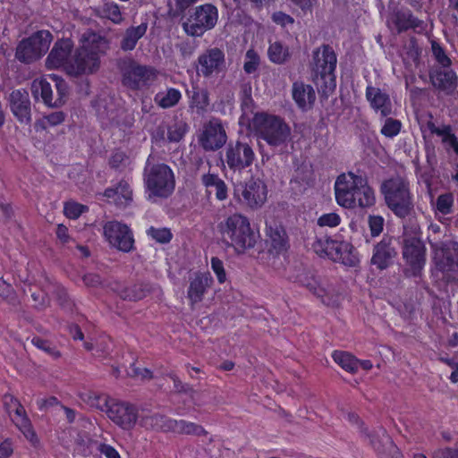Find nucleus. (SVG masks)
<instances>
[{
	"label": "nucleus",
	"mask_w": 458,
	"mask_h": 458,
	"mask_svg": "<svg viewBox=\"0 0 458 458\" xmlns=\"http://www.w3.org/2000/svg\"><path fill=\"white\" fill-rule=\"evenodd\" d=\"M83 45L75 52L73 59L66 64L67 74L78 77L96 72L100 66V55L107 48V40L100 35L89 31L82 35Z\"/></svg>",
	"instance_id": "obj_1"
},
{
	"label": "nucleus",
	"mask_w": 458,
	"mask_h": 458,
	"mask_svg": "<svg viewBox=\"0 0 458 458\" xmlns=\"http://www.w3.org/2000/svg\"><path fill=\"white\" fill-rule=\"evenodd\" d=\"M402 257L406 267L403 274L407 277H417L421 275L427 261V248L422 240V232L419 224L410 220L403 225L400 236Z\"/></svg>",
	"instance_id": "obj_2"
},
{
	"label": "nucleus",
	"mask_w": 458,
	"mask_h": 458,
	"mask_svg": "<svg viewBox=\"0 0 458 458\" xmlns=\"http://www.w3.org/2000/svg\"><path fill=\"white\" fill-rule=\"evenodd\" d=\"M143 183L148 199L156 201L171 197L175 189V175L166 164L156 162L149 155L143 169Z\"/></svg>",
	"instance_id": "obj_3"
},
{
	"label": "nucleus",
	"mask_w": 458,
	"mask_h": 458,
	"mask_svg": "<svg viewBox=\"0 0 458 458\" xmlns=\"http://www.w3.org/2000/svg\"><path fill=\"white\" fill-rule=\"evenodd\" d=\"M386 207L399 218H406L414 213L413 195L406 178L395 176L385 180L380 186Z\"/></svg>",
	"instance_id": "obj_4"
},
{
	"label": "nucleus",
	"mask_w": 458,
	"mask_h": 458,
	"mask_svg": "<svg viewBox=\"0 0 458 458\" xmlns=\"http://www.w3.org/2000/svg\"><path fill=\"white\" fill-rule=\"evenodd\" d=\"M217 227L223 240L238 253H242L256 244L258 235L251 229L248 217L242 214L230 215L221 221Z\"/></svg>",
	"instance_id": "obj_5"
},
{
	"label": "nucleus",
	"mask_w": 458,
	"mask_h": 458,
	"mask_svg": "<svg viewBox=\"0 0 458 458\" xmlns=\"http://www.w3.org/2000/svg\"><path fill=\"white\" fill-rule=\"evenodd\" d=\"M252 126L257 137L273 148H284L291 140V128L280 117L265 113H256Z\"/></svg>",
	"instance_id": "obj_6"
},
{
	"label": "nucleus",
	"mask_w": 458,
	"mask_h": 458,
	"mask_svg": "<svg viewBox=\"0 0 458 458\" xmlns=\"http://www.w3.org/2000/svg\"><path fill=\"white\" fill-rule=\"evenodd\" d=\"M336 63V55L329 45L324 44L313 51L310 63L312 81L324 93L335 89Z\"/></svg>",
	"instance_id": "obj_7"
},
{
	"label": "nucleus",
	"mask_w": 458,
	"mask_h": 458,
	"mask_svg": "<svg viewBox=\"0 0 458 458\" xmlns=\"http://www.w3.org/2000/svg\"><path fill=\"white\" fill-rule=\"evenodd\" d=\"M118 68L123 86L131 90L148 87L157 78V71L155 68L140 64L131 58L120 60Z\"/></svg>",
	"instance_id": "obj_8"
},
{
	"label": "nucleus",
	"mask_w": 458,
	"mask_h": 458,
	"mask_svg": "<svg viewBox=\"0 0 458 458\" xmlns=\"http://www.w3.org/2000/svg\"><path fill=\"white\" fill-rule=\"evenodd\" d=\"M53 40L50 31H36L29 38L20 41L16 47L15 58L23 64H31L40 59L49 49Z\"/></svg>",
	"instance_id": "obj_9"
},
{
	"label": "nucleus",
	"mask_w": 458,
	"mask_h": 458,
	"mask_svg": "<svg viewBox=\"0 0 458 458\" xmlns=\"http://www.w3.org/2000/svg\"><path fill=\"white\" fill-rule=\"evenodd\" d=\"M217 21V8L211 4H205L197 6L182 26L188 36L201 37L206 31L212 30Z\"/></svg>",
	"instance_id": "obj_10"
},
{
	"label": "nucleus",
	"mask_w": 458,
	"mask_h": 458,
	"mask_svg": "<svg viewBox=\"0 0 458 458\" xmlns=\"http://www.w3.org/2000/svg\"><path fill=\"white\" fill-rule=\"evenodd\" d=\"M256 159L255 152L250 144L237 140H231L225 148V156L221 158L224 167L233 174H241L251 166Z\"/></svg>",
	"instance_id": "obj_11"
},
{
	"label": "nucleus",
	"mask_w": 458,
	"mask_h": 458,
	"mask_svg": "<svg viewBox=\"0 0 458 458\" xmlns=\"http://www.w3.org/2000/svg\"><path fill=\"white\" fill-rule=\"evenodd\" d=\"M51 81L55 83L56 95L54 96L51 83L47 79L35 80L31 83V93L37 100L40 97L43 103L49 107H59L63 106L68 96V85L60 76L50 75Z\"/></svg>",
	"instance_id": "obj_12"
},
{
	"label": "nucleus",
	"mask_w": 458,
	"mask_h": 458,
	"mask_svg": "<svg viewBox=\"0 0 458 458\" xmlns=\"http://www.w3.org/2000/svg\"><path fill=\"white\" fill-rule=\"evenodd\" d=\"M360 428L361 436L369 441L379 458H403L399 448L384 428L380 427L378 429L369 432L361 423Z\"/></svg>",
	"instance_id": "obj_13"
},
{
	"label": "nucleus",
	"mask_w": 458,
	"mask_h": 458,
	"mask_svg": "<svg viewBox=\"0 0 458 458\" xmlns=\"http://www.w3.org/2000/svg\"><path fill=\"white\" fill-rule=\"evenodd\" d=\"M225 67V55L218 47L206 49L197 59V73L206 79L216 77Z\"/></svg>",
	"instance_id": "obj_14"
},
{
	"label": "nucleus",
	"mask_w": 458,
	"mask_h": 458,
	"mask_svg": "<svg viewBox=\"0 0 458 458\" xmlns=\"http://www.w3.org/2000/svg\"><path fill=\"white\" fill-rule=\"evenodd\" d=\"M198 141L205 151L220 149L227 141V134L221 120L213 117L205 123L198 136Z\"/></svg>",
	"instance_id": "obj_15"
},
{
	"label": "nucleus",
	"mask_w": 458,
	"mask_h": 458,
	"mask_svg": "<svg viewBox=\"0 0 458 458\" xmlns=\"http://www.w3.org/2000/svg\"><path fill=\"white\" fill-rule=\"evenodd\" d=\"M437 267L443 272L458 271V242L439 241L431 244Z\"/></svg>",
	"instance_id": "obj_16"
},
{
	"label": "nucleus",
	"mask_w": 458,
	"mask_h": 458,
	"mask_svg": "<svg viewBox=\"0 0 458 458\" xmlns=\"http://www.w3.org/2000/svg\"><path fill=\"white\" fill-rule=\"evenodd\" d=\"M104 235L113 247L121 251L129 252L133 249V234L125 224L117 221L107 222L104 225Z\"/></svg>",
	"instance_id": "obj_17"
},
{
	"label": "nucleus",
	"mask_w": 458,
	"mask_h": 458,
	"mask_svg": "<svg viewBox=\"0 0 458 458\" xmlns=\"http://www.w3.org/2000/svg\"><path fill=\"white\" fill-rule=\"evenodd\" d=\"M361 176L352 172L344 173L337 176L335 182V194L340 206L346 208H355V199L353 198V194L357 191L355 184Z\"/></svg>",
	"instance_id": "obj_18"
},
{
	"label": "nucleus",
	"mask_w": 458,
	"mask_h": 458,
	"mask_svg": "<svg viewBox=\"0 0 458 458\" xmlns=\"http://www.w3.org/2000/svg\"><path fill=\"white\" fill-rule=\"evenodd\" d=\"M108 418L123 429H131L138 419L137 409L134 405L112 399L106 410Z\"/></svg>",
	"instance_id": "obj_19"
},
{
	"label": "nucleus",
	"mask_w": 458,
	"mask_h": 458,
	"mask_svg": "<svg viewBox=\"0 0 458 458\" xmlns=\"http://www.w3.org/2000/svg\"><path fill=\"white\" fill-rule=\"evenodd\" d=\"M7 104L13 115L23 124H30L32 121L31 101L25 89H17L10 92Z\"/></svg>",
	"instance_id": "obj_20"
},
{
	"label": "nucleus",
	"mask_w": 458,
	"mask_h": 458,
	"mask_svg": "<svg viewBox=\"0 0 458 458\" xmlns=\"http://www.w3.org/2000/svg\"><path fill=\"white\" fill-rule=\"evenodd\" d=\"M396 255L397 251L392 244V238L384 236L379 242L374 245L370 263L379 270H384L393 264Z\"/></svg>",
	"instance_id": "obj_21"
},
{
	"label": "nucleus",
	"mask_w": 458,
	"mask_h": 458,
	"mask_svg": "<svg viewBox=\"0 0 458 458\" xmlns=\"http://www.w3.org/2000/svg\"><path fill=\"white\" fill-rule=\"evenodd\" d=\"M242 202L252 209L260 208L267 199V187L259 179L250 178L242 191Z\"/></svg>",
	"instance_id": "obj_22"
},
{
	"label": "nucleus",
	"mask_w": 458,
	"mask_h": 458,
	"mask_svg": "<svg viewBox=\"0 0 458 458\" xmlns=\"http://www.w3.org/2000/svg\"><path fill=\"white\" fill-rule=\"evenodd\" d=\"M326 257L335 262H340L348 267H355L359 262L353 246L347 242L332 240L331 246Z\"/></svg>",
	"instance_id": "obj_23"
},
{
	"label": "nucleus",
	"mask_w": 458,
	"mask_h": 458,
	"mask_svg": "<svg viewBox=\"0 0 458 458\" xmlns=\"http://www.w3.org/2000/svg\"><path fill=\"white\" fill-rule=\"evenodd\" d=\"M428 76L433 87L446 94H452L458 85L456 73L448 68H433L429 71Z\"/></svg>",
	"instance_id": "obj_24"
},
{
	"label": "nucleus",
	"mask_w": 458,
	"mask_h": 458,
	"mask_svg": "<svg viewBox=\"0 0 458 458\" xmlns=\"http://www.w3.org/2000/svg\"><path fill=\"white\" fill-rule=\"evenodd\" d=\"M73 43L70 38L57 40L46 60L48 69H56L62 66L66 67L69 64L68 58L72 54Z\"/></svg>",
	"instance_id": "obj_25"
},
{
	"label": "nucleus",
	"mask_w": 458,
	"mask_h": 458,
	"mask_svg": "<svg viewBox=\"0 0 458 458\" xmlns=\"http://www.w3.org/2000/svg\"><path fill=\"white\" fill-rule=\"evenodd\" d=\"M365 96L370 107L377 113H380L382 117H387L393 114L390 97L381 89L369 85L366 88Z\"/></svg>",
	"instance_id": "obj_26"
},
{
	"label": "nucleus",
	"mask_w": 458,
	"mask_h": 458,
	"mask_svg": "<svg viewBox=\"0 0 458 458\" xmlns=\"http://www.w3.org/2000/svg\"><path fill=\"white\" fill-rule=\"evenodd\" d=\"M186 96L189 98V107L199 115H203L208 110L210 100L209 93L206 88L192 82L191 89H187Z\"/></svg>",
	"instance_id": "obj_27"
},
{
	"label": "nucleus",
	"mask_w": 458,
	"mask_h": 458,
	"mask_svg": "<svg viewBox=\"0 0 458 458\" xmlns=\"http://www.w3.org/2000/svg\"><path fill=\"white\" fill-rule=\"evenodd\" d=\"M292 97L298 108L302 111L310 110L316 101V92L313 87L301 81H296L293 83Z\"/></svg>",
	"instance_id": "obj_28"
},
{
	"label": "nucleus",
	"mask_w": 458,
	"mask_h": 458,
	"mask_svg": "<svg viewBox=\"0 0 458 458\" xmlns=\"http://www.w3.org/2000/svg\"><path fill=\"white\" fill-rule=\"evenodd\" d=\"M213 279L209 274L197 273L190 281L187 297L191 304L200 302L207 290L211 286Z\"/></svg>",
	"instance_id": "obj_29"
},
{
	"label": "nucleus",
	"mask_w": 458,
	"mask_h": 458,
	"mask_svg": "<svg viewBox=\"0 0 458 458\" xmlns=\"http://www.w3.org/2000/svg\"><path fill=\"white\" fill-rule=\"evenodd\" d=\"M355 185L357 190L353 194L355 208H366L374 206L376 203L375 192L369 185L367 177L362 175Z\"/></svg>",
	"instance_id": "obj_30"
},
{
	"label": "nucleus",
	"mask_w": 458,
	"mask_h": 458,
	"mask_svg": "<svg viewBox=\"0 0 458 458\" xmlns=\"http://www.w3.org/2000/svg\"><path fill=\"white\" fill-rule=\"evenodd\" d=\"M300 285L307 288L311 293L318 298H320L323 303H326L324 299L328 294V290L325 287L322 280L310 272H303L299 274L296 278Z\"/></svg>",
	"instance_id": "obj_31"
},
{
	"label": "nucleus",
	"mask_w": 458,
	"mask_h": 458,
	"mask_svg": "<svg viewBox=\"0 0 458 458\" xmlns=\"http://www.w3.org/2000/svg\"><path fill=\"white\" fill-rule=\"evenodd\" d=\"M114 290L123 300L137 301L145 298L150 293V286L143 283L131 285L117 284Z\"/></svg>",
	"instance_id": "obj_32"
},
{
	"label": "nucleus",
	"mask_w": 458,
	"mask_h": 458,
	"mask_svg": "<svg viewBox=\"0 0 458 458\" xmlns=\"http://www.w3.org/2000/svg\"><path fill=\"white\" fill-rule=\"evenodd\" d=\"M267 242L275 253L279 254L287 250L288 237L284 228L278 225L267 227Z\"/></svg>",
	"instance_id": "obj_33"
},
{
	"label": "nucleus",
	"mask_w": 458,
	"mask_h": 458,
	"mask_svg": "<svg viewBox=\"0 0 458 458\" xmlns=\"http://www.w3.org/2000/svg\"><path fill=\"white\" fill-rule=\"evenodd\" d=\"M147 30V22L127 28L121 39L120 48L124 52L133 50L138 41L146 34Z\"/></svg>",
	"instance_id": "obj_34"
},
{
	"label": "nucleus",
	"mask_w": 458,
	"mask_h": 458,
	"mask_svg": "<svg viewBox=\"0 0 458 458\" xmlns=\"http://www.w3.org/2000/svg\"><path fill=\"white\" fill-rule=\"evenodd\" d=\"M95 16L101 19H107L114 24H121L124 18L120 6L113 1L104 0L101 4L93 9Z\"/></svg>",
	"instance_id": "obj_35"
},
{
	"label": "nucleus",
	"mask_w": 458,
	"mask_h": 458,
	"mask_svg": "<svg viewBox=\"0 0 458 458\" xmlns=\"http://www.w3.org/2000/svg\"><path fill=\"white\" fill-rule=\"evenodd\" d=\"M392 21L399 33L410 29L419 28L422 25V21L415 17L408 9H401L394 12Z\"/></svg>",
	"instance_id": "obj_36"
},
{
	"label": "nucleus",
	"mask_w": 458,
	"mask_h": 458,
	"mask_svg": "<svg viewBox=\"0 0 458 458\" xmlns=\"http://www.w3.org/2000/svg\"><path fill=\"white\" fill-rule=\"evenodd\" d=\"M201 182L206 187L207 192L211 193L210 189L214 188L216 198L223 201L228 197V188L225 181L216 174H204L201 176Z\"/></svg>",
	"instance_id": "obj_37"
},
{
	"label": "nucleus",
	"mask_w": 458,
	"mask_h": 458,
	"mask_svg": "<svg viewBox=\"0 0 458 458\" xmlns=\"http://www.w3.org/2000/svg\"><path fill=\"white\" fill-rule=\"evenodd\" d=\"M169 432L180 435L207 436L208 431L199 424L187 421L185 420H171Z\"/></svg>",
	"instance_id": "obj_38"
},
{
	"label": "nucleus",
	"mask_w": 458,
	"mask_h": 458,
	"mask_svg": "<svg viewBox=\"0 0 458 458\" xmlns=\"http://www.w3.org/2000/svg\"><path fill=\"white\" fill-rule=\"evenodd\" d=\"M182 99V93L175 88H167L154 96V102L163 109L173 108Z\"/></svg>",
	"instance_id": "obj_39"
},
{
	"label": "nucleus",
	"mask_w": 458,
	"mask_h": 458,
	"mask_svg": "<svg viewBox=\"0 0 458 458\" xmlns=\"http://www.w3.org/2000/svg\"><path fill=\"white\" fill-rule=\"evenodd\" d=\"M172 419L165 415L153 413L141 416L140 424L148 429H160L165 432H169L168 427H170L169 422Z\"/></svg>",
	"instance_id": "obj_40"
},
{
	"label": "nucleus",
	"mask_w": 458,
	"mask_h": 458,
	"mask_svg": "<svg viewBox=\"0 0 458 458\" xmlns=\"http://www.w3.org/2000/svg\"><path fill=\"white\" fill-rule=\"evenodd\" d=\"M81 400L89 406L101 411H106L112 399L107 395L95 391H86L81 394Z\"/></svg>",
	"instance_id": "obj_41"
},
{
	"label": "nucleus",
	"mask_w": 458,
	"mask_h": 458,
	"mask_svg": "<svg viewBox=\"0 0 458 458\" xmlns=\"http://www.w3.org/2000/svg\"><path fill=\"white\" fill-rule=\"evenodd\" d=\"M334 360L344 370L356 373L359 369L360 360L352 354L344 351H335L332 355Z\"/></svg>",
	"instance_id": "obj_42"
},
{
	"label": "nucleus",
	"mask_w": 458,
	"mask_h": 458,
	"mask_svg": "<svg viewBox=\"0 0 458 458\" xmlns=\"http://www.w3.org/2000/svg\"><path fill=\"white\" fill-rule=\"evenodd\" d=\"M267 55L272 63L284 64L289 60L291 54L288 47L284 46L279 41H275L270 43L267 49Z\"/></svg>",
	"instance_id": "obj_43"
},
{
	"label": "nucleus",
	"mask_w": 458,
	"mask_h": 458,
	"mask_svg": "<svg viewBox=\"0 0 458 458\" xmlns=\"http://www.w3.org/2000/svg\"><path fill=\"white\" fill-rule=\"evenodd\" d=\"M454 196L452 192H445L440 194L435 203H432L433 209L436 216L441 215L443 216L451 215L454 211Z\"/></svg>",
	"instance_id": "obj_44"
},
{
	"label": "nucleus",
	"mask_w": 458,
	"mask_h": 458,
	"mask_svg": "<svg viewBox=\"0 0 458 458\" xmlns=\"http://www.w3.org/2000/svg\"><path fill=\"white\" fill-rule=\"evenodd\" d=\"M240 100L243 116L248 117L250 114H255V104L252 98V88L250 82L243 83L241 86Z\"/></svg>",
	"instance_id": "obj_45"
},
{
	"label": "nucleus",
	"mask_w": 458,
	"mask_h": 458,
	"mask_svg": "<svg viewBox=\"0 0 458 458\" xmlns=\"http://www.w3.org/2000/svg\"><path fill=\"white\" fill-rule=\"evenodd\" d=\"M189 131L188 123L182 119H174V123L167 126V141L180 142Z\"/></svg>",
	"instance_id": "obj_46"
},
{
	"label": "nucleus",
	"mask_w": 458,
	"mask_h": 458,
	"mask_svg": "<svg viewBox=\"0 0 458 458\" xmlns=\"http://www.w3.org/2000/svg\"><path fill=\"white\" fill-rule=\"evenodd\" d=\"M0 297L10 306L14 309H18L21 305V301L19 299L13 287L0 278Z\"/></svg>",
	"instance_id": "obj_47"
},
{
	"label": "nucleus",
	"mask_w": 458,
	"mask_h": 458,
	"mask_svg": "<svg viewBox=\"0 0 458 458\" xmlns=\"http://www.w3.org/2000/svg\"><path fill=\"white\" fill-rule=\"evenodd\" d=\"M431 52L436 62L442 68H449L452 65V61L447 55L445 48L436 40H430Z\"/></svg>",
	"instance_id": "obj_48"
},
{
	"label": "nucleus",
	"mask_w": 458,
	"mask_h": 458,
	"mask_svg": "<svg viewBox=\"0 0 458 458\" xmlns=\"http://www.w3.org/2000/svg\"><path fill=\"white\" fill-rule=\"evenodd\" d=\"M147 234L158 243L165 244L171 242L173 233L166 227L157 228L154 226L147 230Z\"/></svg>",
	"instance_id": "obj_49"
},
{
	"label": "nucleus",
	"mask_w": 458,
	"mask_h": 458,
	"mask_svg": "<svg viewBox=\"0 0 458 458\" xmlns=\"http://www.w3.org/2000/svg\"><path fill=\"white\" fill-rule=\"evenodd\" d=\"M291 183L299 184L301 188L305 190L312 183V172L310 169L298 168L291 180Z\"/></svg>",
	"instance_id": "obj_50"
},
{
	"label": "nucleus",
	"mask_w": 458,
	"mask_h": 458,
	"mask_svg": "<svg viewBox=\"0 0 458 458\" xmlns=\"http://www.w3.org/2000/svg\"><path fill=\"white\" fill-rule=\"evenodd\" d=\"M13 420L28 440H30L31 443L38 442L37 434L32 428L29 417L14 419Z\"/></svg>",
	"instance_id": "obj_51"
},
{
	"label": "nucleus",
	"mask_w": 458,
	"mask_h": 458,
	"mask_svg": "<svg viewBox=\"0 0 458 458\" xmlns=\"http://www.w3.org/2000/svg\"><path fill=\"white\" fill-rule=\"evenodd\" d=\"M31 344L37 348L44 351L46 353L53 357L54 359H58L61 357V352L56 350V348L47 340L42 339L38 336H34L31 339Z\"/></svg>",
	"instance_id": "obj_52"
},
{
	"label": "nucleus",
	"mask_w": 458,
	"mask_h": 458,
	"mask_svg": "<svg viewBox=\"0 0 458 458\" xmlns=\"http://www.w3.org/2000/svg\"><path fill=\"white\" fill-rule=\"evenodd\" d=\"M260 64V58L258 53L254 49H249L245 55V62L243 64V70L247 74L255 72Z\"/></svg>",
	"instance_id": "obj_53"
},
{
	"label": "nucleus",
	"mask_w": 458,
	"mask_h": 458,
	"mask_svg": "<svg viewBox=\"0 0 458 458\" xmlns=\"http://www.w3.org/2000/svg\"><path fill=\"white\" fill-rule=\"evenodd\" d=\"M402 123L391 117H386L380 132L386 138L395 137L401 131Z\"/></svg>",
	"instance_id": "obj_54"
},
{
	"label": "nucleus",
	"mask_w": 458,
	"mask_h": 458,
	"mask_svg": "<svg viewBox=\"0 0 458 458\" xmlns=\"http://www.w3.org/2000/svg\"><path fill=\"white\" fill-rule=\"evenodd\" d=\"M332 239L322 236L317 237L314 242L312 243L313 250L319 255L320 257H324L327 255L330 246H331Z\"/></svg>",
	"instance_id": "obj_55"
},
{
	"label": "nucleus",
	"mask_w": 458,
	"mask_h": 458,
	"mask_svg": "<svg viewBox=\"0 0 458 458\" xmlns=\"http://www.w3.org/2000/svg\"><path fill=\"white\" fill-rule=\"evenodd\" d=\"M168 377L174 382V391L177 393H182L189 394L191 398L196 391L188 384L182 383L180 378L174 373L168 374Z\"/></svg>",
	"instance_id": "obj_56"
},
{
	"label": "nucleus",
	"mask_w": 458,
	"mask_h": 458,
	"mask_svg": "<svg viewBox=\"0 0 458 458\" xmlns=\"http://www.w3.org/2000/svg\"><path fill=\"white\" fill-rule=\"evenodd\" d=\"M87 209V207L83 205L75 202H69L64 206V214L68 218L76 219Z\"/></svg>",
	"instance_id": "obj_57"
},
{
	"label": "nucleus",
	"mask_w": 458,
	"mask_h": 458,
	"mask_svg": "<svg viewBox=\"0 0 458 458\" xmlns=\"http://www.w3.org/2000/svg\"><path fill=\"white\" fill-rule=\"evenodd\" d=\"M341 222V217L336 213H327L324 214L318 219V225L319 226H328V227H335Z\"/></svg>",
	"instance_id": "obj_58"
},
{
	"label": "nucleus",
	"mask_w": 458,
	"mask_h": 458,
	"mask_svg": "<svg viewBox=\"0 0 458 458\" xmlns=\"http://www.w3.org/2000/svg\"><path fill=\"white\" fill-rule=\"evenodd\" d=\"M368 222L371 235L378 236L384 228V218L380 216H369Z\"/></svg>",
	"instance_id": "obj_59"
},
{
	"label": "nucleus",
	"mask_w": 458,
	"mask_h": 458,
	"mask_svg": "<svg viewBox=\"0 0 458 458\" xmlns=\"http://www.w3.org/2000/svg\"><path fill=\"white\" fill-rule=\"evenodd\" d=\"M31 298L35 301L34 309L38 310H43L49 303L50 300L48 296L42 291L34 292L31 293Z\"/></svg>",
	"instance_id": "obj_60"
},
{
	"label": "nucleus",
	"mask_w": 458,
	"mask_h": 458,
	"mask_svg": "<svg viewBox=\"0 0 458 458\" xmlns=\"http://www.w3.org/2000/svg\"><path fill=\"white\" fill-rule=\"evenodd\" d=\"M211 267L216 274L217 280L220 284H223L226 280V274L224 268V264L221 259L216 257L211 259Z\"/></svg>",
	"instance_id": "obj_61"
},
{
	"label": "nucleus",
	"mask_w": 458,
	"mask_h": 458,
	"mask_svg": "<svg viewBox=\"0 0 458 458\" xmlns=\"http://www.w3.org/2000/svg\"><path fill=\"white\" fill-rule=\"evenodd\" d=\"M127 373L131 377H137L140 379H151L153 377L151 370L146 368L140 369L135 364L131 365Z\"/></svg>",
	"instance_id": "obj_62"
},
{
	"label": "nucleus",
	"mask_w": 458,
	"mask_h": 458,
	"mask_svg": "<svg viewBox=\"0 0 458 458\" xmlns=\"http://www.w3.org/2000/svg\"><path fill=\"white\" fill-rule=\"evenodd\" d=\"M64 119L65 114L63 111H56L45 115L42 122L48 126H56L64 123Z\"/></svg>",
	"instance_id": "obj_63"
},
{
	"label": "nucleus",
	"mask_w": 458,
	"mask_h": 458,
	"mask_svg": "<svg viewBox=\"0 0 458 458\" xmlns=\"http://www.w3.org/2000/svg\"><path fill=\"white\" fill-rule=\"evenodd\" d=\"M432 458H458V448H439L434 451Z\"/></svg>",
	"instance_id": "obj_64"
}]
</instances>
